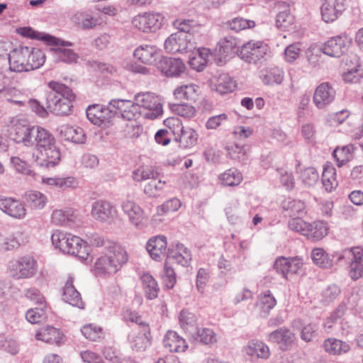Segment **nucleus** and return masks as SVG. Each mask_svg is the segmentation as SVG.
I'll return each instance as SVG.
<instances>
[{
  "label": "nucleus",
  "instance_id": "1",
  "mask_svg": "<svg viewBox=\"0 0 363 363\" xmlns=\"http://www.w3.org/2000/svg\"><path fill=\"white\" fill-rule=\"evenodd\" d=\"M10 135L17 143L27 147L35 146L33 160L40 167L46 169L55 167L61 160V153L55 137L45 128L30 125L26 123L13 124Z\"/></svg>",
  "mask_w": 363,
  "mask_h": 363
},
{
  "label": "nucleus",
  "instance_id": "2",
  "mask_svg": "<svg viewBox=\"0 0 363 363\" xmlns=\"http://www.w3.org/2000/svg\"><path fill=\"white\" fill-rule=\"evenodd\" d=\"M45 61V53L40 49L28 46H19L9 54V69L7 72H23L40 68Z\"/></svg>",
  "mask_w": 363,
  "mask_h": 363
},
{
  "label": "nucleus",
  "instance_id": "3",
  "mask_svg": "<svg viewBox=\"0 0 363 363\" xmlns=\"http://www.w3.org/2000/svg\"><path fill=\"white\" fill-rule=\"evenodd\" d=\"M50 91L45 94L47 109L57 116H68L72 112L75 96L67 86L57 82L48 83Z\"/></svg>",
  "mask_w": 363,
  "mask_h": 363
},
{
  "label": "nucleus",
  "instance_id": "4",
  "mask_svg": "<svg viewBox=\"0 0 363 363\" xmlns=\"http://www.w3.org/2000/svg\"><path fill=\"white\" fill-rule=\"evenodd\" d=\"M51 241L55 248L82 259H86L89 254V247L79 237L56 230L51 235Z\"/></svg>",
  "mask_w": 363,
  "mask_h": 363
},
{
  "label": "nucleus",
  "instance_id": "5",
  "mask_svg": "<svg viewBox=\"0 0 363 363\" xmlns=\"http://www.w3.org/2000/svg\"><path fill=\"white\" fill-rule=\"evenodd\" d=\"M111 248L101 255L95 262V272L99 274H113L128 260L125 250L116 244H108Z\"/></svg>",
  "mask_w": 363,
  "mask_h": 363
},
{
  "label": "nucleus",
  "instance_id": "6",
  "mask_svg": "<svg viewBox=\"0 0 363 363\" xmlns=\"http://www.w3.org/2000/svg\"><path fill=\"white\" fill-rule=\"evenodd\" d=\"M37 270V261L29 255L10 260L7 264V272L15 279H30L35 276Z\"/></svg>",
  "mask_w": 363,
  "mask_h": 363
},
{
  "label": "nucleus",
  "instance_id": "7",
  "mask_svg": "<svg viewBox=\"0 0 363 363\" xmlns=\"http://www.w3.org/2000/svg\"><path fill=\"white\" fill-rule=\"evenodd\" d=\"M123 100L113 99L109 101L107 106L101 104H92L87 107L86 113L89 121L94 125H101L109 121L116 116L118 110L121 109L120 104Z\"/></svg>",
  "mask_w": 363,
  "mask_h": 363
},
{
  "label": "nucleus",
  "instance_id": "8",
  "mask_svg": "<svg viewBox=\"0 0 363 363\" xmlns=\"http://www.w3.org/2000/svg\"><path fill=\"white\" fill-rule=\"evenodd\" d=\"M135 104L140 110L144 109L143 115L148 119H155L162 114V106L160 99L155 94L151 92L138 93L134 96Z\"/></svg>",
  "mask_w": 363,
  "mask_h": 363
},
{
  "label": "nucleus",
  "instance_id": "9",
  "mask_svg": "<svg viewBox=\"0 0 363 363\" xmlns=\"http://www.w3.org/2000/svg\"><path fill=\"white\" fill-rule=\"evenodd\" d=\"M164 45L166 51L170 53H187L196 49L192 33H172L167 38Z\"/></svg>",
  "mask_w": 363,
  "mask_h": 363
},
{
  "label": "nucleus",
  "instance_id": "10",
  "mask_svg": "<svg viewBox=\"0 0 363 363\" xmlns=\"http://www.w3.org/2000/svg\"><path fill=\"white\" fill-rule=\"evenodd\" d=\"M269 48L262 41L250 40L245 43L240 49L238 56L245 62L257 64L268 55Z\"/></svg>",
  "mask_w": 363,
  "mask_h": 363
},
{
  "label": "nucleus",
  "instance_id": "11",
  "mask_svg": "<svg viewBox=\"0 0 363 363\" xmlns=\"http://www.w3.org/2000/svg\"><path fill=\"white\" fill-rule=\"evenodd\" d=\"M238 39L233 36H226L221 38L216 45L215 50V60L218 65H223L236 52H239L238 47Z\"/></svg>",
  "mask_w": 363,
  "mask_h": 363
},
{
  "label": "nucleus",
  "instance_id": "12",
  "mask_svg": "<svg viewBox=\"0 0 363 363\" xmlns=\"http://www.w3.org/2000/svg\"><path fill=\"white\" fill-rule=\"evenodd\" d=\"M164 18L158 13H145L138 15L132 20L133 26L138 30L145 32H155L162 25Z\"/></svg>",
  "mask_w": 363,
  "mask_h": 363
},
{
  "label": "nucleus",
  "instance_id": "13",
  "mask_svg": "<svg viewBox=\"0 0 363 363\" xmlns=\"http://www.w3.org/2000/svg\"><path fill=\"white\" fill-rule=\"evenodd\" d=\"M166 125H172L177 126L180 132L179 138H175V140L179 143V146L183 148H189L194 146L198 140V134L191 128L184 127L177 118H170L164 121Z\"/></svg>",
  "mask_w": 363,
  "mask_h": 363
},
{
  "label": "nucleus",
  "instance_id": "14",
  "mask_svg": "<svg viewBox=\"0 0 363 363\" xmlns=\"http://www.w3.org/2000/svg\"><path fill=\"white\" fill-rule=\"evenodd\" d=\"M121 209L129 222L138 228H141L146 218L143 209L133 199H127L122 201Z\"/></svg>",
  "mask_w": 363,
  "mask_h": 363
},
{
  "label": "nucleus",
  "instance_id": "15",
  "mask_svg": "<svg viewBox=\"0 0 363 363\" xmlns=\"http://www.w3.org/2000/svg\"><path fill=\"white\" fill-rule=\"evenodd\" d=\"M157 69L166 77H178L184 72L186 66L179 58L163 57L157 63Z\"/></svg>",
  "mask_w": 363,
  "mask_h": 363
},
{
  "label": "nucleus",
  "instance_id": "16",
  "mask_svg": "<svg viewBox=\"0 0 363 363\" xmlns=\"http://www.w3.org/2000/svg\"><path fill=\"white\" fill-rule=\"evenodd\" d=\"M335 91L328 82L319 84L314 92L313 101L319 109H323L335 100Z\"/></svg>",
  "mask_w": 363,
  "mask_h": 363
},
{
  "label": "nucleus",
  "instance_id": "17",
  "mask_svg": "<svg viewBox=\"0 0 363 363\" xmlns=\"http://www.w3.org/2000/svg\"><path fill=\"white\" fill-rule=\"evenodd\" d=\"M302 265V259L298 257L289 258L279 257L276 259L274 268L278 273L281 274L283 277L286 279L289 274H294L297 273Z\"/></svg>",
  "mask_w": 363,
  "mask_h": 363
},
{
  "label": "nucleus",
  "instance_id": "18",
  "mask_svg": "<svg viewBox=\"0 0 363 363\" xmlns=\"http://www.w3.org/2000/svg\"><path fill=\"white\" fill-rule=\"evenodd\" d=\"M191 261L190 250L183 244L177 243L167 250V262L176 263L182 267H187Z\"/></svg>",
  "mask_w": 363,
  "mask_h": 363
},
{
  "label": "nucleus",
  "instance_id": "19",
  "mask_svg": "<svg viewBox=\"0 0 363 363\" xmlns=\"http://www.w3.org/2000/svg\"><path fill=\"white\" fill-rule=\"evenodd\" d=\"M349 40L346 35H337L330 38L323 45V52L328 56L340 57L347 50Z\"/></svg>",
  "mask_w": 363,
  "mask_h": 363
},
{
  "label": "nucleus",
  "instance_id": "20",
  "mask_svg": "<svg viewBox=\"0 0 363 363\" xmlns=\"http://www.w3.org/2000/svg\"><path fill=\"white\" fill-rule=\"evenodd\" d=\"M345 9V0H325L320 8L322 18L326 23L333 22Z\"/></svg>",
  "mask_w": 363,
  "mask_h": 363
},
{
  "label": "nucleus",
  "instance_id": "21",
  "mask_svg": "<svg viewBox=\"0 0 363 363\" xmlns=\"http://www.w3.org/2000/svg\"><path fill=\"white\" fill-rule=\"evenodd\" d=\"M116 211L111 203L99 200L93 203L91 216L100 222H110L113 219Z\"/></svg>",
  "mask_w": 363,
  "mask_h": 363
},
{
  "label": "nucleus",
  "instance_id": "22",
  "mask_svg": "<svg viewBox=\"0 0 363 363\" xmlns=\"http://www.w3.org/2000/svg\"><path fill=\"white\" fill-rule=\"evenodd\" d=\"M294 340L295 334L285 327L280 328L268 335V340L277 343L283 351L289 350Z\"/></svg>",
  "mask_w": 363,
  "mask_h": 363
},
{
  "label": "nucleus",
  "instance_id": "23",
  "mask_svg": "<svg viewBox=\"0 0 363 363\" xmlns=\"http://www.w3.org/2000/svg\"><path fill=\"white\" fill-rule=\"evenodd\" d=\"M167 238L157 235L151 238L147 242L146 249L151 258L155 261L162 260L167 252Z\"/></svg>",
  "mask_w": 363,
  "mask_h": 363
},
{
  "label": "nucleus",
  "instance_id": "24",
  "mask_svg": "<svg viewBox=\"0 0 363 363\" xmlns=\"http://www.w3.org/2000/svg\"><path fill=\"white\" fill-rule=\"evenodd\" d=\"M18 33L22 36L27 37L31 39H40L46 42L50 45H60L62 47H69L72 45V43L65 41L61 39L57 38L54 36L47 35H43L30 27H23L18 29Z\"/></svg>",
  "mask_w": 363,
  "mask_h": 363
},
{
  "label": "nucleus",
  "instance_id": "25",
  "mask_svg": "<svg viewBox=\"0 0 363 363\" xmlns=\"http://www.w3.org/2000/svg\"><path fill=\"white\" fill-rule=\"evenodd\" d=\"M0 209L7 215L18 219L24 218L26 215L24 206L11 197H0Z\"/></svg>",
  "mask_w": 363,
  "mask_h": 363
},
{
  "label": "nucleus",
  "instance_id": "26",
  "mask_svg": "<svg viewBox=\"0 0 363 363\" xmlns=\"http://www.w3.org/2000/svg\"><path fill=\"white\" fill-rule=\"evenodd\" d=\"M62 298L65 302L73 306L84 308V303L82 301L80 293L74 286V277L72 275H69L65 282L63 288Z\"/></svg>",
  "mask_w": 363,
  "mask_h": 363
},
{
  "label": "nucleus",
  "instance_id": "27",
  "mask_svg": "<svg viewBox=\"0 0 363 363\" xmlns=\"http://www.w3.org/2000/svg\"><path fill=\"white\" fill-rule=\"evenodd\" d=\"M163 345L171 352H184L188 348L186 340L172 330H168L164 335Z\"/></svg>",
  "mask_w": 363,
  "mask_h": 363
},
{
  "label": "nucleus",
  "instance_id": "28",
  "mask_svg": "<svg viewBox=\"0 0 363 363\" xmlns=\"http://www.w3.org/2000/svg\"><path fill=\"white\" fill-rule=\"evenodd\" d=\"M64 337L60 330L50 325L41 328L35 334L36 340L58 346L64 342Z\"/></svg>",
  "mask_w": 363,
  "mask_h": 363
},
{
  "label": "nucleus",
  "instance_id": "29",
  "mask_svg": "<svg viewBox=\"0 0 363 363\" xmlns=\"http://www.w3.org/2000/svg\"><path fill=\"white\" fill-rule=\"evenodd\" d=\"M353 256L350 265V275L353 280H357L363 277V248L354 247L347 252Z\"/></svg>",
  "mask_w": 363,
  "mask_h": 363
},
{
  "label": "nucleus",
  "instance_id": "30",
  "mask_svg": "<svg viewBox=\"0 0 363 363\" xmlns=\"http://www.w3.org/2000/svg\"><path fill=\"white\" fill-rule=\"evenodd\" d=\"M60 135L65 140L75 144H83L86 142L85 133L79 126L62 125L60 130Z\"/></svg>",
  "mask_w": 363,
  "mask_h": 363
},
{
  "label": "nucleus",
  "instance_id": "31",
  "mask_svg": "<svg viewBox=\"0 0 363 363\" xmlns=\"http://www.w3.org/2000/svg\"><path fill=\"white\" fill-rule=\"evenodd\" d=\"M174 96L180 101H196L199 96V86L193 83L182 84L174 89Z\"/></svg>",
  "mask_w": 363,
  "mask_h": 363
},
{
  "label": "nucleus",
  "instance_id": "32",
  "mask_svg": "<svg viewBox=\"0 0 363 363\" xmlns=\"http://www.w3.org/2000/svg\"><path fill=\"white\" fill-rule=\"evenodd\" d=\"M133 55L141 62L151 65L156 61L159 52L155 46L145 45L138 47L135 50Z\"/></svg>",
  "mask_w": 363,
  "mask_h": 363
},
{
  "label": "nucleus",
  "instance_id": "33",
  "mask_svg": "<svg viewBox=\"0 0 363 363\" xmlns=\"http://www.w3.org/2000/svg\"><path fill=\"white\" fill-rule=\"evenodd\" d=\"M212 84L214 90L220 95L233 92L237 86L235 81L226 73L219 74Z\"/></svg>",
  "mask_w": 363,
  "mask_h": 363
},
{
  "label": "nucleus",
  "instance_id": "34",
  "mask_svg": "<svg viewBox=\"0 0 363 363\" xmlns=\"http://www.w3.org/2000/svg\"><path fill=\"white\" fill-rule=\"evenodd\" d=\"M75 220L72 208L55 209L51 215V222L56 225L70 226Z\"/></svg>",
  "mask_w": 363,
  "mask_h": 363
},
{
  "label": "nucleus",
  "instance_id": "35",
  "mask_svg": "<svg viewBox=\"0 0 363 363\" xmlns=\"http://www.w3.org/2000/svg\"><path fill=\"white\" fill-rule=\"evenodd\" d=\"M244 352L249 356L255 358L267 359L270 351L269 347L262 341L251 340L244 348Z\"/></svg>",
  "mask_w": 363,
  "mask_h": 363
},
{
  "label": "nucleus",
  "instance_id": "36",
  "mask_svg": "<svg viewBox=\"0 0 363 363\" xmlns=\"http://www.w3.org/2000/svg\"><path fill=\"white\" fill-rule=\"evenodd\" d=\"M281 208L289 217H299L305 213V203L301 200L286 198L281 202Z\"/></svg>",
  "mask_w": 363,
  "mask_h": 363
},
{
  "label": "nucleus",
  "instance_id": "37",
  "mask_svg": "<svg viewBox=\"0 0 363 363\" xmlns=\"http://www.w3.org/2000/svg\"><path fill=\"white\" fill-rule=\"evenodd\" d=\"M278 8L282 10L277 15L276 26L279 29L286 30L294 23V17L290 12L289 4L285 2H279Z\"/></svg>",
  "mask_w": 363,
  "mask_h": 363
},
{
  "label": "nucleus",
  "instance_id": "38",
  "mask_svg": "<svg viewBox=\"0 0 363 363\" xmlns=\"http://www.w3.org/2000/svg\"><path fill=\"white\" fill-rule=\"evenodd\" d=\"M323 347L325 352L332 355H342L350 350L347 342L336 338H328L324 341Z\"/></svg>",
  "mask_w": 363,
  "mask_h": 363
},
{
  "label": "nucleus",
  "instance_id": "39",
  "mask_svg": "<svg viewBox=\"0 0 363 363\" xmlns=\"http://www.w3.org/2000/svg\"><path fill=\"white\" fill-rule=\"evenodd\" d=\"M260 77L266 85L280 84L284 79V72L277 67L261 70Z\"/></svg>",
  "mask_w": 363,
  "mask_h": 363
},
{
  "label": "nucleus",
  "instance_id": "40",
  "mask_svg": "<svg viewBox=\"0 0 363 363\" xmlns=\"http://www.w3.org/2000/svg\"><path fill=\"white\" fill-rule=\"evenodd\" d=\"M328 231L327 223L324 221L317 220L312 223H308L306 236L313 241H318L327 235Z\"/></svg>",
  "mask_w": 363,
  "mask_h": 363
},
{
  "label": "nucleus",
  "instance_id": "41",
  "mask_svg": "<svg viewBox=\"0 0 363 363\" xmlns=\"http://www.w3.org/2000/svg\"><path fill=\"white\" fill-rule=\"evenodd\" d=\"M141 281L146 298L150 300L157 298L160 289L154 277L149 273H144L141 276Z\"/></svg>",
  "mask_w": 363,
  "mask_h": 363
},
{
  "label": "nucleus",
  "instance_id": "42",
  "mask_svg": "<svg viewBox=\"0 0 363 363\" xmlns=\"http://www.w3.org/2000/svg\"><path fill=\"white\" fill-rule=\"evenodd\" d=\"M73 21L80 26L83 29H92L100 25L99 20L91 14L79 11L73 16Z\"/></svg>",
  "mask_w": 363,
  "mask_h": 363
},
{
  "label": "nucleus",
  "instance_id": "43",
  "mask_svg": "<svg viewBox=\"0 0 363 363\" xmlns=\"http://www.w3.org/2000/svg\"><path fill=\"white\" fill-rule=\"evenodd\" d=\"M218 179L223 186H234L240 184L242 175L235 168H230L218 176Z\"/></svg>",
  "mask_w": 363,
  "mask_h": 363
},
{
  "label": "nucleus",
  "instance_id": "44",
  "mask_svg": "<svg viewBox=\"0 0 363 363\" xmlns=\"http://www.w3.org/2000/svg\"><path fill=\"white\" fill-rule=\"evenodd\" d=\"M193 337L196 341L206 345H211L217 342V335L209 328H196Z\"/></svg>",
  "mask_w": 363,
  "mask_h": 363
},
{
  "label": "nucleus",
  "instance_id": "45",
  "mask_svg": "<svg viewBox=\"0 0 363 363\" xmlns=\"http://www.w3.org/2000/svg\"><path fill=\"white\" fill-rule=\"evenodd\" d=\"M322 183L328 192H331L337 186L336 169L332 165H325L322 174Z\"/></svg>",
  "mask_w": 363,
  "mask_h": 363
},
{
  "label": "nucleus",
  "instance_id": "46",
  "mask_svg": "<svg viewBox=\"0 0 363 363\" xmlns=\"http://www.w3.org/2000/svg\"><path fill=\"white\" fill-rule=\"evenodd\" d=\"M165 184V182H162L153 176L145 185L143 192L149 198H157L162 193Z\"/></svg>",
  "mask_w": 363,
  "mask_h": 363
},
{
  "label": "nucleus",
  "instance_id": "47",
  "mask_svg": "<svg viewBox=\"0 0 363 363\" xmlns=\"http://www.w3.org/2000/svg\"><path fill=\"white\" fill-rule=\"evenodd\" d=\"M277 300L269 290H267L259 296L257 306L260 308L261 313L267 316L269 311L276 306Z\"/></svg>",
  "mask_w": 363,
  "mask_h": 363
},
{
  "label": "nucleus",
  "instance_id": "48",
  "mask_svg": "<svg viewBox=\"0 0 363 363\" xmlns=\"http://www.w3.org/2000/svg\"><path fill=\"white\" fill-rule=\"evenodd\" d=\"M55 62L65 63H74L78 59V55L71 49L65 48H55L51 50Z\"/></svg>",
  "mask_w": 363,
  "mask_h": 363
},
{
  "label": "nucleus",
  "instance_id": "49",
  "mask_svg": "<svg viewBox=\"0 0 363 363\" xmlns=\"http://www.w3.org/2000/svg\"><path fill=\"white\" fill-rule=\"evenodd\" d=\"M149 334L150 333H145L143 330L138 335L131 333L128 337L131 348L135 351H144L150 344L147 337Z\"/></svg>",
  "mask_w": 363,
  "mask_h": 363
},
{
  "label": "nucleus",
  "instance_id": "50",
  "mask_svg": "<svg viewBox=\"0 0 363 363\" xmlns=\"http://www.w3.org/2000/svg\"><path fill=\"white\" fill-rule=\"evenodd\" d=\"M24 199L32 208L42 209L47 203L45 195L38 191H28L26 192Z\"/></svg>",
  "mask_w": 363,
  "mask_h": 363
},
{
  "label": "nucleus",
  "instance_id": "51",
  "mask_svg": "<svg viewBox=\"0 0 363 363\" xmlns=\"http://www.w3.org/2000/svg\"><path fill=\"white\" fill-rule=\"evenodd\" d=\"M311 258L314 264L322 268H329L333 264L332 259L321 248L313 249L311 252Z\"/></svg>",
  "mask_w": 363,
  "mask_h": 363
},
{
  "label": "nucleus",
  "instance_id": "52",
  "mask_svg": "<svg viewBox=\"0 0 363 363\" xmlns=\"http://www.w3.org/2000/svg\"><path fill=\"white\" fill-rule=\"evenodd\" d=\"M143 130V126L138 121H126L123 125L122 133L127 138H137Z\"/></svg>",
  "mask_w": 363,
  "mask_h": 363
},
{
  "label": "nucleus",
  "instance_id": "53",
  "mask_svg": "<svg viewBox=\"0 0 363 363\" xmlns=\"http://www.w3.org/2000/svg\"><path fill=\"white\" fill-rule=\"evenodd\" d=\"M342 79L345 82L349 84L360 83L363 79V68L359 64H357L352 69H348L342 74Z\"/></svg>",
  "mask_w": 363,
  "mask_h": 363
},
{
  "label": "nucleus",
  "instance_id": "54",
  "mask_svg": "<svg viewBox=\"0 0 363 363\" xmlns=\"http://www.w3.org/2000/svg\"><path fill=\"white\" fill-rule=\"evenodd\" d=\"M81 332L86 339H89L91 341H98L104 338L103 329L101 327L94 324L84 325L81 329Z\"/></svg>",
  "mask_w": 363,
  "mask_h": 363
},
{
  "label": "nucleus",
  "instance_id": "55",
  "mask_svg": "<svg viewBox=\"0 0 363 363\" xmlns=\"http://www.w3.org/2000/svg\"><path fill=\"white\" fill-rule=\"evenodd\" d=\"M123 103L120 104L121 106V110L117 111V114H121L122 117L127 120V121H137V117L140 115H143L142 111L139 110L138 106L135 104L134 102L132 103L131 106L128 109L123 110V106L124 103L130 104V101L123 100Z\"/></svg>",
  "mask_w": 363,
  "mask_h": 363
},
{
  "label": "nucleus",
  "instance_id": "56",
  "mask_svg": "<svg viewBox=\"0 0 363 363\" xmlns=\"http://www.w3.org/2000/svg\"><path fill=\"white\" fill-rule=\"evenodd\" d=\"M228 26L231 30L238 33L247 28H254L255 26V22L252 20L236 17L228 22Z\"/></svg>",
  "mask_w": 363,
  "mask_h": 363
},
{
  "label": "nucleus",
  "instance_id": "57",
  "mask_svg": "<svg viewBox=\"0 0 363 363\" xmlns=\"http://www.w3.org/2000/svg\"><path fill=\"white\" fill-rule=\"evenodd\" d=\"M123 316L125 321L135 323L141 328V330H143L145 333H150L148 324L143 320L142 317L137 313L130 309H126L123 311Z\"/></svg>",
  "mask_w": 363,
  "mask_h": 363
},
{
  "label": "nucleus",
  "instance_id": "58",
  "mask_svg": "<svg viewBox=\"0 0 363 363\" xmlns=\"http://www.w3.org/2000/svg\"><path fill=\"white\" fill-rule=\"evenodd\" d=\"M9 74L7 70L5 72H0V95L7 101H11L10 94L14 91L10 87L11 79Z\"/></svg>",
  "mask_w": 363,
  "mask_h": 363
},
{
  "label": "nucleus",
  "instance_id": "59",
  "mask_svg": "<svg viewBox=\"0 0 363 363\" xmlns=\"http://www.w3.org/2000/svg\"><path fill=\"white\" fill-rule=\"evenodd\" d=\"M182 206V203L177 198H172L166 201L162 205L157 207V213L163 216L169 212L177 211Z\"/></svg>",
  "mask_w": 363,
  "mask_h": 363
},
{
  "label": "nucleus",
  "instance_id": "60",
  "mask_svg": "<svg viewBox=\"0 0 363 363\" xmlns=\"http://www.w3.org/2000/svg\"><path fill=\"white\" fill-rule=\"evenodd\" d=\"M90 66L94 70L99 71L106 76H116L118 74V69L109 63L92 61L90 62Z\"/></svg>",
  "mask_w": 363,
  "mask_h": 363
},
{
  "label": "nucleus",
  "instance_id": "61",
  "mask_svg": "<svg viewBox=\"0 0 363 363\" xmlns=\"http://www.w3.org/2000/svg\"><path fill=\"white\" fill-rule=\"evenodd\" d=\"M300 178L305 185L311 186L316 184L319 175L315 168L308 167L301 171Z\"/></svg>",
  "mask_w": 363,
  "mask_h": 363
},
{
  "label": "nucleus",
  "instance_id": "62",
  "mask_svg": "<svg viewBox=\"0 0 363 363\" xmlns=\"http://www.w3.org/2000/svg\"><path fill=\"white\" fill-rule=\"evenodd\" d=\"M179 322L182 328L188 331L191 327L196 324L197 317L187 310H182L179 314Z\"/></svg>",
  "mask_w": 363,
  "mask_h": 363
},
{
  "label": "nucleus",
  "instance_id": "63",
  "mask_svg": "<svg viewBox=\"0 0 363 363\" xmlns=\"http://www.w3.org/2000/svg\"><path fill=\"white\" fill-rule=\"evenodd\" d=\"M162 279L164 283V285L166 288L171 289L174 287L177 278L174 270L172 267L169 266L167 262H166L164 267V273L162 275Z\"/></svg>",
  "mask_w": 363,
  "mask_h": 363
},
{
  "label": "nucleus",
  "instance_id": "64",
  "mask_svg": "<svg viewBox=\"0 0 363 363\" xmlns=\"http://www.w3.org/2000/svg\"><path fill=\"white\" fill-rule=\"evenodd\" d=\"M172 108L178 116L184 118H191L196 113V108L187 104H174Z\"/></svg>",
  "mask_w": 363,
  "mask_h": 363
}]
</instances>
